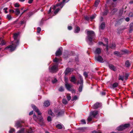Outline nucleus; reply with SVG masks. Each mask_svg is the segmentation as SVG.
<instances>
[{
  "mask_svg": "<svg viewBox=\"0 0 133 133\" xmlns=\"http://www.w3.org/2000/svg\"><path fill=\"white\" fill-rule=\"evenodd\" d=\"M32 107L34 110L37 113L38 115H41V113L40 112L39 109L36 106L34 105H32ZM33 118L36 121L39 122V124L40 125L42 126L45 125L44 122L43 121L42 116H41L37 117L36 115H34L33 116Z\"/></svg>",
  "mask_w": 133,
  "mask_h": 133,
  "instance_id": "nucleus-1",
  "label": "nucleus"
},
{
  "mask_svg": "<svg viewBox=\"0 0 133 133\" xmlns=\"http://www.w3.org/2000/svg\"><path fill=\"white\" fill-rule=\"evenodd\" d=\"M87 38L90 42V43H89V44H91V43L92 42V39L95 35V34L92 31H88L87 32Z\"/></svg>",
  "mask_w": 133,
  "mask_h": 133,
  "instance_id": "nucleus-2",
  "label": "nucleus"
},
{
  "mask_svg": "<svg viewBox=\"0 0 133 133\" xmlns=\"http://www.w3.org/2000/svg\"><path fill=\"white\" fill-rule=\"evenodd\" d=\"M18 45H17V43H12V45L6 47L5 48L4 50H9L10 51L12 52L15 50L16 47Z\"/></svg>",
  "mask_w": 133,
  "mask_h": 133,
  "instance_id": "nucleus-3",
  "label": "nucleus"
},
{
  "mask_svg": "<svg viewBox=\"0 0 133 133\" xmlns=\"http://www.w3.org/2000/svg\"><path fill=\"white\" fill-rule=\"evenodd\" d=\"M83 83V78L81 75H79L77 84H80V85L79 86V91L80 92H81L82 90Z\"/></svg>",
  "mask_w": 133,
  "mask_h": 133,
  "instance_id": "nucleus-4",
  "label": "nucleus"
},
{
  "mask_svg": "<svg viewBox=\"0 0 133 133\" xmlns=\"http://www.w3.org/2000/svg\"><path fill=\"white\" fill-rule=\"evenodd\" d=\"M49 71L51 72H55L58 70V66L57 65H54L52 66H49Z\"/></svg>",
  "mask_w": 133,
  "mask_h": 133,
  "instance_id": "nucleus-5",
  "label": "nucleus"
},
{
  "mask_svg": "<svg viewBox=\"0 0 133 133\" xmlns=\"http://www.w3.org/2000/svg\"><path fill=\"white\" fill-rule=\"evenodd\" d=\"M130 126L129 124H126L124 125H122L118 127L117 129L118 131H121L127 128Z\"/></svg>",
  "mask_w": 133,
  "mask_h": 133,
  "instance_id": "nucleus-6",
  "label": "nucleus"
},
{
  "mask_svg": "<svg viewBox=\"0 0 133 133\" xmlns=\"http://www.w3.org/2000/svg\"><path fill=\"white\" fill-rule=\"evenodd\" d=\"M66 0H63L62 2L60 3H59L55 5H54L53 6V9L54 10H55L56 7L60 6L61 9L64 5L63 4L65 2V1Z\"/></svg>",
  "mask_w": 133,
  "mask_h": 133,
  "instance_id": "nucleus-7",
  "label": "nucleus"
},
{
  "mask_svg": "<svg viewBox=\"0 0 133 133\" xmlns=\"http://www.w3.org/2000/svg\"><path fill=\"white\" fill-rule=\"evenodd\" d=\"M18 34L17 33H15L14 34L13 37L14 39V43H17V45L19 44V40L17 39V37L18 36Z\"/></svg>",
  "mask_w": 133,
  "mask_h": 133,
  "instance_id": "nucleus-8",
  "label": "nucleus"
},
{
  "mask_svg": "<svg viewBox=\"0 0 133 133\" xmlns=\"http://www.w3.org/2000/svg\"><path fill=\"white\" fill-rule=\"evenodd\" d=\"M98 112L97 111L95 110L90 112V116L92 117H95L96 116Z\"/></svg>",
  "mask_w": 133,
  "mask_h": 133,
  "instance_id": "nucleus-9",
  "label": "nucleus"
},
{
  "mask_svg": "<svg viewBox=\"0 0 133 133\" xmlns=\"http://www.w3.org/2000/svg\"><path fill=\"white\" fill-rule=\"evenodd\" d=\"M101 105H102L101 103L97 102L95 103L94 105L92 106V107L94 109H96L101 107Z\"/></svg>",
  "mask_w": 133,
  "mask_h": 133,
  "instance_id": "nucleus-10",
  "label": "nucleus"
},
{
  "mask_svg": "<svg viewBox=\"0 0 133 133\" xmlns=\"http://www.w3.org/2000/svg\"><path fill=\"white\" fill-rule=\"evenodd\" d=\"M95 58V59L97 61L100 62H102L103 59L101 56H96Z\"/></svg>",
  "mask_w": 133,
  "mask_h": 133,
  "instance_id": "nucleus-11",
  "label": "nucleus"
},
{
  "mask_svg": "<svg viewBox=\"0 0 133 133\" xmlns=\"http://www.w3.org/2000/svg\"><path fill=\"white\" fill-rule=\"evenodd\" d=\"M65 85L66 89L70 91L71 90V88L72 86V85L71 84L68 83H65Z\"/></svg>",
  "mask_w": 133,
  "mask_h": 133,
  "instance_id": "nucleus-12",
  "label": "nucleus"
},
{
  "mask_svg": "<svg viewBox=\"0 0 133 133\" xmlns=\"http://www.w3.org/2000/svg\"><path fill=\"white\" fill-rule=\"evenodd\" d=\"M62 52V51L59 49L56 52V56H59L61 55Z\"/></svg>",
  "mask_w": 133,
  "mask_h": 133,
  "instance_id": "nucleus-13",
  "label": "nucleus"
},
{
  "mask_svg": "<svg viewBox=\"0 0 133 133\" xmlns=\"http://www.w3.org/2000/svg\"><path fill=\"white\" fill-rule=\"evenodd\" d=\"M72 71V69L67 68L66 69V70L64 72L65 74V75H68Z\"/></svg>",
  "mask_w": 133,
  "mask_h": 133,
  "instance_id": "nucleus-14",
  "label": "nucleus"
},
{
  "mask_svg": "<svg viewBox=\"0 0 133 133\" xmlns=\"http://www.w3.org/2000/svg\"><path fill=\"white\" fill-rule=\"evenodd\" d=\"M22 121H18L16 122L15 124V126L17 128L21 127V123H23Z\"/></svg>",
  "mask_w": 133,
  "mask_h": 133,
  "instance_id": "nucleus-15",
  "label": "nucleus"
},
{
  "mask_svg": "<svg viewBox=\"0 0 133 133\" xmlns=\"http://www.w3.org/2000/svg\"><path fill=\"white\" fill-rule=\"evenodd\" d=\"M109 66L110 69L114 71H115L117 70L116 67L112 64H109Z\"/></svg>",
  "mask_w": 133,
  "mask_h": 133,
  "instance_id": "nucleus-16",
  "label": "nucleus"
},
{
  "mask_svg": "<svg viewBox=\"0 0 133 133\" xmlns=\"http://www.w3.org/2000/svg\"><path fill=\"white\" fill-rule=\"evenodd\" d=\"M76 78L75 76H73L71 77L70 81L71 82H73L74 84L76 83Z\"/></svg>",
  "mask_w": 133,
  "mask_h": 133,
  "instance_id": "nucleus-17",
  "label": "nucleus"
},
{
  "mask_svg": "<svg viewBox=\"0 0 133 133\" xmlns=\"http://www.w3.org/2000/svg\"><path fill=\"white\" fill-rule=\"evenodd\" d=\"M50 103L48 101H45L44 103V105L46 107H47L50 105Z\"/></svg>",
  "mask_w": 133,
  "mask_h": 133,
  "instance_id": "nucleus-18",
  "label": "nucleus"
},
{
  "mask_svg": "<svg viewBox=\"0 0 133 133\" xmlns=\"http://www.w3.org/2000/svg\"><path fill=\"white\" fill-rule=\"evenodd\" d=\"M101 52V49L99 48H97L95 52V53L96 54H99Z\"/></svg>",
  "mask_w": 133,
  "mask_h": 133,
  "instance_id": "nucleus-19",
  "label": "nucleus"
},
{
  "mask_svg": "<svg viewBox=\"0 0 133 133\" xmlns=\"http://www.w3.org/2000/svg\"><path fill=\"white\" fill-rule=\"evenodd\" d=\"M14 10H15V11L14 12L15 13L16 15H18L20 13V11L19 9H14Z\"/></svg>",
  "mask_w": 133,
  "mask_h": 133,
  "instance_id": "nucleus-20",
  "label": "nucleus"
},
{
  "mask_svg": "<svg viewBox=\"0 0 133 133\" xmlns=\"http://www.w3.org/2000/svg\"><path fill=\"white\" fill-rule=\"evenodd\" d=\"M105 24L104 22H103L101 24L100 27V29H103L105 28Z\"/></svg>",
  "mask_w": 133,
  "mask_h": 133,
  "instance_id": "nucleus-21",
  "label": "nucleus"
},
{
  "mask_svg": "<svg viewBox=\"0 0 133 133\" xmlns=\"http://www.w3.org/2000/svg\"><path fill=\"white\" fill-rule=\"evenodd\" d=\"M99 2L100 0H96L95 2L94 6L97 7Z\"/></svg>",
  "mask_w": 133,
  "mask_h": 133,
  "instance_id": "nucleus-22",
  "label": "nucleus"
},
{
  "mask_svg": "<svg viewBox=\"0 0 133 133\" xmlns=\"http://www.w3.org/2000/svg\"><path fill=\"white\" fill-rule=\"evenodd\" d=\"M130 63L128 61H127L125 62V65L126 67H129L130 66Z\"/></svg>",
  "mask_w": 133,
  "mask_h": 133,
  "instance_id": "nucleus-23",
  "label": "nucleus"
},
{
  "mask_svg": "<svg viewBox=\"0 0 133 133\" xmlns=\"http://www.w3.org/2000/svg\"><path fill=\"white\" fill-rule=\"evenodd\" d=\"M80 28L78 26H77L75 29V33L78 32L80 31Z\"/></svg>",
  "mask_w": 133,
  "mask_h": 133,
  "instance_id": "nucleus-24",
  "label": "nucleus"
},
{
  "mask_svg": "<svg viewBox=\"0 0 133 133\" xmlns=\"http://www.w3.org/2000/svg\"><path fill=\"white\" fill-rule=\"evenodd\" d=\"M85 129L86 128L84 127L79 128H78L77 130L81 131L83 132L84 131Z\"/></svg>",
  "mask_w": 133,
  "mask_h": 133,
  "instance_id": "nucleus-25",
  "label": "nucleus"
},
{
  "mask_svg": "<svg viewBox=\"0 0 133 133\" xmlns=\"http://www.w3.org/2000/svg\"><path fill=\"white\" fill-rule=\"evenodd\" d=\"M24 129L23 128L17 132V133H24Z\"/></svg>",
  "mask_w": 133,
  "mask_h": 133,
  "instance_id": "nucleus-26",
  "label": "nucleus"
},
{
  "mask_svg": "<svg viewBox=\"0 0 133 133\" xmlns=\"http://www.w3.org/2000/svg\"><path fill=\"white\" fill-rule=\"evenodd\" d=\"M56 127L58 129H61L62 128V125L61 124H58L56 125Z\"/></svg>",
  "mask_w": 133,
  "mask_h": 133,
  "instance_id": "nucleus-27",
  "label": "nucleus"
},
{
  "mask_svg": "<svg viewBox=\"0 0 133 133\" xmlns=\"http://www.w3.org/2000/svg\"><path fill=\"white\" fill-rule=\"evenodd\" d=\"M118 79L119 80H124V76H123L119 75Z\"/></svg>",
  "mask_w": 133,
  "mask_h": 133,
  "instance_id": "nucleus-28",
  "label": "nucleus"
},
{
  "mask_svg": "<svg viewBox=\"0 0 133 133\" xmlns=\"http://www.w3.org/2000/svg\"><path fill=\"white\" fill-rule=\"evenodd\" d=\"M62 103L64 104H66L68 103V102L64 98L63 99Z\"/></svg>",
  "mask_w": 133,
  "mask_h": 133,
  "instance_id": "nucleus-29",
  "label": "nucleus"
},
{
  "mask_svg": "<svg viewBox=\"0 0 133 133\" xmlns=\"http://www.w3.org/2000/svg\"><path fill=\"white\" fill-rule=\"evenodd\" d=\"M116 47V45L115 44V43H112L111 46H110V47L112 49H113L115 48Z\"/></svg>",
  "mask_w": 133,
  "mask_h": 133,
  "instance_id": "nucleus-30",
  "label": "nucleus"
},
{
  "mask_svg": "<svg viewBox=\"0 0 133 133\" xmlns=\"http://www.w3.org/2000/svg\"><path fill=\"white\" fill-rule=\"evenodd\" d=\"M118 83H115L113 84L112 86L114 88H116L117 87Z\"/></svg>",
  "mask_w": 133,
  "mask_h": 133,
  "instance_id": "nucleus-31",
  "label": "nucleus"
},
{
  "mask_svg": "<svg viewBox=\"0 0 133 133\" xmlns=\"http://www.w3.org/2000/svg\"><path fill=\"white\" fill-rule=\"evenodd\" d=\"M7 18L10 20L11 19L12 17L10 15H8L7 16Z\"/></svg>",
  "mask_w": 133,
  "mask_h": 133,
  "instance_id": "nucleus-32",
  "label": "nucleus"
},
{
  "mask_svg": "<svg viewBox=\"0 0 133 133\" xmlns=\"http://www.w3.org/2000/svg\"><path fill=\"white\" fill-rule=\"evenodd\" d=\"M33 131L32 129V128L30 127L28 131V133H32Z\"/></svg>",
  "mask_w": 133,
  "mask_h": 133,
  "instance_id": "nucleus-33",
  "label": "nucleus"
},
{
  "mask_svg": "<svg viewBox=\"0 0 133 133\" xmlns=\"http://www.w3.org/2000/svg\"><path fill=\"white\" fill-rule=\"evenodd\" d=\"M58 90L59 91L62 92L64 91V89L63 87H61L59 88Z\"/></svg>",
  "mask_w": 133,
  "mask_h": 133,
  "instance_id": "nucleus-34",
  "label": "nucleus"
},
{
  "mask_svg": "<svg viewBox=\"0 0 133 133\" xmlns=\"http://www.w3.org/2000/svg\"><path fill=\"white\" fill-rule=\"evenodd\" d=\"M92 117L91 116H90H90L88 118V121L90 122L91 121L92 119Z\"/></svg>",
  "mask_w": 133,
  "mask_h": 133,
  "instance_id": "nucleus-35",
  "label": "nucleus"
},
{
  "mask_svg": "<svg viewBox=\"0 0 133 133\" xmlns=\"http://www.w3.org/2000/svg\"><path fill=\"white\" fill-rule=\"evenodd\" d=\"M37 32L39 33H40L41 30V29L40 27H38L37 29Z\"/></svg>",
  "mask_w": 133,
  "mask_h": 133,
  "instance_id": "nucleus-36",
  "label": "nucleus"
},
{
  "mask_svg": "<svg viewBox=\"0 0 133 133\" xmlns=\"http://www.w3.org/2000/svg\"><path fill=\"white\" fill-rule=\"evenodd\" d=\"M48 113L49 115H50L51 116H53L54 115V114L52 112L51 110H49V111Z\"/></svg>",
  "mask_w": 133,
  "mask_h": 133,
  "instance_id": "nucleus-37",
  "label": "nucleus"
},
{
  "mask_svg": "<svg viewBox=\"0 0 133 133\" xmlns=\"http://www.w3.org/2000/svg\"><path fill=\"white\" fill-rule=\"evenodd\" d=\"M15 131V130L14 128H11L10 130L9 131V132L10 133H12Z\"/></svg>",
  "mask_w": 133,
  "mask_h": 133,
  "instance_id": "nucleus-38",
  "label": "nucleus"
},
{
  "mask_svg": "<svg viewBox=\"0 0 133 133\" xmlns=\"http://www.w3.org/2000/svg\"><path fill=\"white\" fill-rule=\"evenodd\" d=\"M53 61L54 62H58V59L57 57H55Z\"/></svg>",
  "mask_w": 133,
  "mask_h": 133,
  "instance_id": "nucleus-39",
  "label": "nucleus"
},
{
  "mask_svg": "<svg viewBox=\"0 0 133 133\" xmlns=\"http://www.w3.org/2000/svg\"><path fill=\"white\" fill-rule=\"evenodd\" d=\"M60 9L59 8L57 9L56 10L54 11V14H57L60 10Z\"/></svg>",
  "mask_w": 133,
  "mask_h": 133,
  "instance_id": "nucleus-40",
  "label": "nucleus"
},
{
  "mask_svg": "<svg viewBox=\"0 0 133 133\" xmlns=\"http://www.w3.org/2000/svg\"><path fill=\"white\" fill-rule=\"evenodd\" d=\"M92 133H101V132L100 131H96L95 130H94L93 131H92Z\"/></svg>",
  "mask_w": 133,
  "mask_h": 133,
  "instance_id": "nucleus-41",
  "label": "nucleus"
},
{
  "mask_svg": "<svg viewBox=\"0 0 133 133\" xmlns=\"http://www.w3.org/2000/svg\"><path fill=\"white\" fill-rule=\"evenodd\" d=\"M57 81V80L56 78H55L54 80H52V82L53 83H56Z\"/></svg>",
  "mask_w": 133,
  "mask_h": 133,
  "instance_id": "nucleus-42",
  "label": "nucleus"
},
{
  "mask_svg": "<svg viewBox=\"0 0 133 133\" xmlns=\"http://www.w3.org/2000/svg\"><path fill=\"white\" fill-rule=\"evenodd\" d=\"M114 54L115 55H118L120 54V52L117 51H115L114 52Z\"/></svg>",
  "mask_w": 133,
  "mask_h": 133,
  "instance_id": "nucleus-43",
  "label": "nucleus"
},
{
  "mask_svg": "<svg viewBox=\"0 0 133 133\" xmlns=\"http://www.w3.org/2000/svg\"><path fill=\"white\" fill-rule=\"evenodd\" d=\"M2 45H4L5 44V41L3 40H2L1 42V44Z\"/></svg>",
  "mask_w": 133,
  "mask_h": 133,
  "instance_id": "nucleus-44",
  "label": "nucleus"
},
{
  "mask_svg": "<svg viewBox=\"0 0 133 133\" xmlns=\"http://www.w3.org/2000/svg\"><path fill=\"white\" fill-rule=\"evenodd\" d=\"M67 98L68 101H69L71 99V97L70 96L68 95L66 96Z\"/></svg>",
  "mask_w": 133,
  "mask_h": 133,
  "instance_id": "nucleus-45",
  "label": "nucleus"
},
{
  "mask_svg": "<svg viewBox=\"0 0 133 133\" xmlns=\"http://www.w3.org/2000/svg\"><path fill=\"white\" fill-rule=\"evenodd\" d=\"M83 75L85 77H88V75L87 72H84L83 73Z\"/></svg>",
  "mask_w": 133,
  "mask_h": 133,
  "instance_id": "nucleus-46",
  "label": "nucleus"
},
{
  "mask_svg": "<svg viewBox=\"0 0 133 133\" xmlns=\"http://www.w3.org/2000/svg\"><path fill=\"white\" fill-rule=\"evenodd\" d=\"M81 122L83 124H85L86 123L85 120L84 119H82L81 121Z\"/></svg>",
  "mask_w": 133,
  "mask_h": 133,
  "instance_id": "nucleus-47",
  "label": "nucleus"
},
{
  "mask_svg": "<svg viewBox=\"0 0 133 133\" xmlns=\"http://www.w3.org/2000/svg\"><path fill=\"white\" fill-rule=\"evenodd\" d=\"M65 83H68V80L67 78L65 77Z\"/></svg>",
  "mask_w": 133,
  "mask_h": 133,
  "instance_id": "nucleus-48",
  "label": "nucleus"
},
{
  "mask_svg": "<svg viewBox=\"0 0 133 133\" xmlns=\"http://www.w3.org/2000/svg\"><path fill=\"white\" fill-rule=\"evenodd\" d=\"M47 119L48 121L49 122H50L51 121V117L49 116L48 117Z\"/></svg>",
  "mask_w": 133,
  "mask_h": 133,
  "instance_id": "nucleus-49",
  "label": "nucleus"
},
{
  "mask_svg": "<svg viewBox=\"0 0 133 133\" xmlns=\"http://www.w3.org/2000/svg\"><path fill=\"white\" fill-rule=\"evenodd\" d=\"M25 23V22L23 19H22L21 21L20 24H21L22 25Z\"/></svg>",
  "mask_w": 133,
  "mask_h": 133,
  "instance_id": "nucleus-50",
  "label": "nucleus"
},
{
  "mask_svg": "<svg viewBox=\"0 0 133 133\" xmlns=\"http://www.w3.org/2000/svg\"><path fill=\"white\" fill-rule=\"evenodd\" d=\"M129 16L130 17H132L133 16V13L132 12H131L129 13Z\"/></svg>",
  "mask_w": 133,
  "mask_h": 133,
  "instance_id": "nucleus-51",
  "label": "nucleus"
},
{
  "mask_svg": "<svg viewBox=\"0 0 133 133\" xmlns=\"http://www.w3.org/2000/svg\"><path fill=\"white\" fill-rule=\"evenodd\" d=\"M103 45L104 46H105L106 47L107 50L108 51V46L107 44H103Z\"/></svg>",
  "mask_w": 133,
  "mask_h": 133,
  "instance_id": "nucleus-52",
  "label": "nucleus"
},
{
  "mask_svg": "<svg viewBox=\"0 0 133 133\" xmlns=\"http://www.w3.org/2000/svg\"><path fill=\"white\" fill-rule=\"evenodd\" d=\"M77 97L76 96H75L72 99V101L76 100V99H77Z\"/></svg>",
  "mask_w": 133,
  "mask_h": 133,
  "instance_id": "nucleus-53",
  "label": "nucleus"
},
{
  "mask_svg": "<svg viewBox=\"0 0 133 133\" xmlns=\"http://www.w3.org/2000/svg\"><path fill=\"white\" fill-rule=\"evenodd\" d=\"M19 6L20 5L18 3H16L15 4V7H19Z\"/></svg>",
  "mask_w": 133,
  "mask_h": 133,
  "instance_id": "nucleus-54",
  "label": "nucleus"
},
{
  "mask_svg": "<svg viewBox=\"0 0 133 133\" xmlns=\"http://www.w3.org/2000/svg\"><path fill=\"white\" fill-rule=\"evenodd\" d=\"M106 44H105L108 45V39H107L105 38L104 39Z\"/></svg>",
  "mask_w": 133,
  "mask_h": 133,
  "instance_id": "nucleus-55",
  "label": "nucleus"
},
{
  "mask_svg": "<svg viewBox=\"0 0 133 133\" xmlns=\"http://www.w3.org/2000/svg\"><path fill=\"white\" fill-rule=\"evenodd\" d=\"M95 17V16L94 15H92L90 17V18L91 19H94Z\"/></svg>",
  "mask_w": 133,
  "mask_h": 133,
  "instance_id": "nucleus-56",
  "label": "nucleus"
},
{
  "mask_svg": "<svg viewBox=\"0 0 133 133\" xmlns=\"http://www.w3.org/2000/svg\"><path fill=\"white\" fill-rule=\"evenodd\" d=\"M108 12V10H106L103 13V15H106L107 14Z\"/></svg>",
  "mask_w": 133,
  "mask_h": 133,
  "instance_id": "nucleus-57",
  "label": "nucleus"
},
{
  "mask_svg": "<svg viewBox=\"0 0 133 133\" xmlns=\"http://www.w3.org/2000/svg\"><path fill=\"white\" fill-rule=\"evenodd\" d=\"M85 19L87 20H89V18L88 16H86L85 17Z\"/></svg>",
  "mask_w": 133,
  "mask_h": 133,
  "instance_id": "nucleus-58",
  "label": "nucleus"
},
{
  "mask_svg": "<svg viewBox=\"0 0 133 133\" xmlns=\"http://www.w3.org/2000/svg\"><path fill=\"white\" fill-rule=\"evenodd\" d=\"M130 28H132L133 26V23H131L130 25Z\"/></svg>",
  "mask_w": 133,
  "mask_h": 133,
  "instance_id": "nucleus-59",
  "label": "nucleus"
},
{
  "mask_svg": "<svg viewBox=\"0 0 133 133\" xmlns=\"http://www.w3.org/2000/svg\"><path fill=\"white\" fill-rule=\"evenodd\" d=\"M33 0H29L28 3L29 4H31L32 3Z\"/></svg>",
  "mask_w": 133,
  "mask_h": 133,
  "instance_id": "nucleus-60",
  "label": "nucleus"
},
{
  "mask_svg": "<svg viewBox=\"0 0 133 133\" xmlns=\"http://www.w3.org/2000/svg\"><path fill=\"white\" fill-rule=\"evenodd\" d=\"M125 21L127 22H128L129 21L130 19L129 17H127L125 19Z\"/></svg>",
  "mask_w": 133,
  "mask_h": 133,
  "instance_id": "nucleus-61",
  "label": "nucleus"
},
{
  "mask_svg": "<svg viewBox=\"0 0 133 133\" xmlns=\"http://www.w3.org/2000/svg\"><path fill=\"white\" fill-rule=\"evenodd\" d=\"M9 11L10 12H11L12 13H14L15 12V11L12 9H10L9 10Z\"/></svg>",
  "mask_w": 133,
  "mask_h": 133,
  "instance_id": "nucleus-62",
  "label": "nucleus"
},
{
  "mask_svg": "<svg viewBox=\"0 0 133 133\" xmlns=\"http://www.w3.org/2000/svg\"><path fill=\"white\" fill-rule=\"evenodd\" d=\"M72 29V27L71 26H68V29L69 30H71Z\"/></svg>",
  "mask_w": 133,
  "mask_h": 133,
  "instance_id": "nucleus-63",
  "label": "nucleus"
},
{
  "mask_svg": "<svg viewBox=\"0 0 133 133\" xmlns=\"http://www.w3.org/2000/svg\"><path fill=\"white\" fill-rule=\"evenodd\" d=\"M33 111H31V112H30L29 113V115H32V114H33Z\"/></svg>",
  "mask_w": 133,
  "mask_h": 133,
  "instance_id": "nucleus-64",
  "label": "nucleus"
}]
</instances>
